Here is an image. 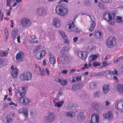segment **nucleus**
Instances as JSON below:
<instances>
[{"mask_svg":"<svg viewBox=\"0 0 123 123\" xmlns=\"http://www.w3.org/2000/svg\"><path fill=\"white\" fill-rule=\"evenodd\" d=\"M55 11L57 14L61 16H64L68 14V10L66 4L62 3L56 6Z\"/></svg>","mask_w":123,"mask_h":123,"instance_id":"1","label":"nucleus"},{"mask_svg":"<svg viewBox=\"0 0 123 123\" xmlns=\"http://www.w3.org/2000/svg\"><path fill=\"white\" fill-rule=\"evenodd\" d=\"M55 119V115L52 112H49L45 116L44 121L47 123H50L53 122Z\"/></svg>","mask_w":123,"mask_h":123,"instance_id":"2","label":"nucleus"},{"mask_svg":"<svg viewBox=\"0 0 123 123\" xmlns=\"http://www.w3.org/2000/svg\"><path fill=\"white\" fill-rule=\"evenodd\" d=\"M32 75V74L29 72H24L21 75L20 78L24 81H28L31 79Z\"/></svg>","mask_w":123,"mask_h":123,"instance_id":"3","label":"nucleus"},{"mask_svg":"<svg viewBox=\"0 0 123 123\" xmlns=\"http://www.w3.org/2000/svg\"><path fill=\"white\" fill-rule=\"evenodd\" d=\"M106 45L107 47L111 48L116 44L115 39L114 37H110L107 40Z\"/></svg>","mask_w":123,"mask_h":123,"instance_id":"4","label":"nucleus"},{"mask_svg":"<svg viewBox=\"0 0 123 123\" xmlns=\"http://www.w3.org/2000/svg\"><path fill=\"white\" fill-rule=\"evenodd\" d=\"M68 29L70 31H73L77 33H79L80 32V30L75 27L74 22L70 23L69 25Z\"/></svg>","mask_w":123,"mask_h":123,"instance_id":"5","label":"nucleus"},{"mask_svg":"<svg viewBox=\"0 0 123 123\" xmlns=\"http://www.w3.org/2000/svg\"><path fill=\"white\" fill-rule=\"evenodd\" d=\"M21 23V25L23 27H29L31 24V21L27 18H22Z\"/></svg>","mask_w":123,"mask_h":123,"instance_id":"6","label":"nucleus"},{"mask_svg":"<svg viewBox=\"0 0 123 123\" xmlns=\"http://www.w3.org/2000/svg\"><path fill=\"white\" fill-rule=\"evenodd\" d=\"M83 86V85L81 83H75L72 85L71 89L75 91L76 90L80 89Z\"/></svg>","mask_w":123,"mask_h":123,"instance_id":"7","label":"nucleus"},{"mask_svg":"<svg viewBox=\"0 0 123 123\" xmlns=\"http://www.w3.org/2000/svg\"><path fill=\"white\" fill-rule=\"evenodd\" d=\"M99 116L97 113H94L92 115L90 123H98Z\"/></svg>","mask_w":123,"mask_h":123,"instance_id":"8","label":"nucleus"},{"mask_svg":"<svg viewBox=\"0 0 123 123\" xmlns=\"http://www.w3.org/2000/svg\"><path fill=\"white\" fill-rule=\"evenodd\" d=\"M77 55L79 58L85 60L87 56V53L85 51H79L77 52Z\"/></svg>","mask_w":123,"mask_h":123,"instance_id":"9","label":"nucleus"},{"mask_svg":"<svg viewBox=\"0 0 123 123\" xmlns=\"http://www.w3.org/2000/svg\"><path fill=\"white\" fill-rule=\"evenodd\" d=\"M103 117L104 118H107L109 120L113 117L114 115L112 112L109 111L106 113L104 114L103 115Z\"/></svg>","mask_w":123,"mask_h":123,"instance_id":"10","label":"nucleus"},{"mask_svg":"<svg viewBox=\"0 0 123 123\" xmlns=\"http://www.w3.org/2000/svg\"><path fill=\"white\" fill-rule=\"evenodd\" d=\"M24 54L22 52H18L16 56L17 62H19L22 61L24 59Z\"/></svg>","mask_w":123,"mask_h":123,"instance_id":"11","label":"nucleus"},{"mask_svg":"<svg viewBox=\"0 0 123 123\" xmlns=\"http://www.w3.org/2000/svg\"><path fill=\"white\" fill-rule=\"evenodd\" d=\"M11 68L12 70L11 74L12 76L14 78L16 77L18 73V69L16 67L14 68L13 66H12Z\"/></svg>","mask_w":123,"mask_h":123,"instance_id":"12","label":"nucleus"},{"mask_svg":"<svg viewBox=\"0 0 123 123\" xmlns=\"http://www.w3.org/2000/svg\"><path fill=\"white\" fill-rule=\"evenodd\" d=\"M36 11L37 14L41 16H43L46 14L45 10L43 8H38L37 9Z\"/></svg>","mask_w":123,"mask_h":123,"instance_id":"13","label":"nucleus"},{"mask_svg":"<svg viewBox=\"0 0 123 123\" xmlns=\"http://www.w3.org/2000/svg\"><path fill=\"white\" fill-rule=\"evenodd\" d=\"M53 24L55 27H58L60 25V20L58 18H54L53 20Z\"/></svg>","mask_w":123,"mask_h":123,"instance_id":"14","label":"nucleus"},{"mask_svg":"<svg viewBox=\"0 0 123 123\" xmlns=\"http://www.w3.org/2000/svg\"><path fill=\"white\" fill-rule=\"evenodd\" d=\"M92 106L93 109L97 111H99L100 110V105L97 103H93L92 104Z\"/></svg>","mask_w":123,"mask_h":123,"instance_id":"15","label":"nucleus"},{"mask_svg":"<svg viewBox=\"0 0 123 123\" xmlns=\"http://www.w3.org/2000/svg\"><path fill=\"white\" fill-rule=\"evenodd\" d=\"M20 100L21 103L25 105L29 104L30 102L29 99L26 97H24V98H21Z\"/></svg>","mask_w":123,"mask_h":123,"instance_id":"16","label":"nucleus"},{"mask_svg":"<svg viewBox=\"0 0 123 123\" xmlns=\"http://www.w3.org/2000/svg\"><path fill=\"white\" fill-rule=\"evenodd\" d=\"M69 48L68 47H63L61 49L60 52L62 55H66L69 50Z\"/></svg>","mask_w":123,"mask_h":123,"instance_id":"17","label":"nucleus"},{"mask_svg":"<svg viewBox=\"0 0 123 123\" xmlns=\"http://www.w3.org/2000/svg\"><path fill=\"white\" fill-rule=\"evenodd\" d=\"M113 18L117 22L119 23H123V19H122V18L121 16L114 15Z\"/></svg>","mask_w":123,"mask_h":123,"instance_id":"18","label":"nucleus"},{"mask_svg":"<svg viewBox=\"0 0 123 123\" xmlns=\"http://www.w3.org/2000/svg\"><path fill=\"white\" fill-rule=\"evenodd\" d=\"M116 88L118 92L121 93H123V85L118 84L116 86Z\"/></svg>","mask_w":123,"mask_h":123,"instance_id":"19","label":"nucleus"},{"mask_svg":"<svg viewBox=\"0 0 123 123\" xmlns=\"http://www.w3.org/2000/svg\"><path fill=\"white\" fill-rule=\"evenodd\" d=\"M109 87L108 84H106L103 87V91L105 93H107L108 92L110 91V89Z\"/></svg>","mask_w":123,"mask_h":123,"instance_id":"20","label":"nucleus"},{"mask_svg":"<svg viewBox=\"0 0 123 123\" xmlns=\"http://www.w3.org/2000/svg\"><path fill=\"white\" fill-rule=\"evenodd\" d=\"M91 24L90 27L89 29V31L90 32H92L93 31L95 28V24L94 21H93L91 22Z\"/></svg>","mask_w":123,"mask_h":123,"instance_id":"21","label":"nucleus"},{"mask_svg":"<svg viewBox=\"0 0 123 123\" xmlns=\"http://www.w3.org/2000/svg\"><path fill=\"white\" fill-rule=\"evenodd\" d=\"M28 109L27 108H23L22 111V113L24 114L25 116L26 120L27 119L28 117Z\"/></svg>","mask_w":123,"mask_h":123,"instance_id":"22","label":"nucleus"},{"mask_svg":"<svg viewBox=\"0 0 123 123\" xmlns=\"http://www.w3.org/2000/svg\"><path fill=\"white\" fill-rule=\"evenodd\" d=\"M97 55L94 54H91L90 56L89 60V62H91L95 60L97 57Z\"/></svg>","mask_w":123,"mask_h":123,"instance_id":"23","label":"nucleus"},{"mask_svg":"<svg viewBox=\"0 0 123 123\" xmlns=\"http://www.w3.org/2000/svg\"><path fill=\"white\" fill-rule=\"evenodd\" d=\"M84 117L83 113L80 112L78 115L77 117V120L79 121H82Z\"/></svg>","mask_w":123,"mask_h":123,"instance_id":"24","label":"nucleus"},{"mask_svg":"<svg viewBox=\"0 0 123 123\" xmlns=\"http://www.w3.org/2000/svg\"><path fill=\"white\" fill-rule=\"evenodd\" d=\"M109 15V14L108 11H105L104 12L103 15V17L104 19L107 21L108 22H109V20L107 19V18L108 17Z\"/></svg>","mask_w":123,"mask_h":123,"instance_id":"25","label":"nucleus"},{"mask_svg":"<svg viewBox=\"0 0 123 123\" xmlns=\"http://www.w3.org/2000/svg\"><path fill=\"white\" fill-rule=\"evenodd\" d=\"M62 55V57H60V58H61L62 60L64 63L67 62L68 61V57L66 55Z\"/></svg>","mask_w":123,"mask_h":123,"instance_id":"26","label":"nucleus"},{"mask_svg":"<svg viewBox=\"0 0 123 123\" xmlns=\"http://www.w3.org/2000/svg\"><path fill=\"white\" fill-rule=\"evenodd\" d=\"M95 35L97 39H100L102 37V35L99 31H97L96 32Z\"/></svg>","mask_w":123,"mask_h":123,"instance_id":"27","label":"nucleus"},{"mask_svg":"<svg viewBox=\"0 0 123 123\" xmlns=\"http://www.w3.org/2000/svg\"><path fill=\"white\" fill-rule=\"evenodd\" d=\"M18 31L16 30L13 31L12 33V39L13 40L15 39V37L18 35Z\"/></svg>","mask_w":123,"mask_h":123,"instance_id":"28","label":"nucleus"},{"mask_svg":"<svg viewBox=\"0 0 123 123\" xmlns=\"http://www.w3.org/2000/svg\"><path fill=\"white\" fill-rule=\"evenodd\" d=\"M66 115L68 117H74L75 115L74 113L73 112H67L66 113Z\"/></svg>","mask_w":123,"mask_h":123,"instance_id":"29","label":"nucleus"},{"mask_svg":"<svg viewBox=\"0 0 123 123\" xmlns=\"http://www.w3.org/2000/svg\"><path fill=\"white\" fill-rule=\"evenodd\" d=\"M90 88L91 89H93L96 87V83L92 82L90 83L89 85Z\"/></svg>","mask_w":123,"mask_h":123,"instance_id":"30","label":"nucleus"},{"mask_svg":"<svg viewBox=\"0 0 123 123\" xmlns=\"http://www.w3.org/2000/svg\"><path fill=\"white\" fill-rule=\"evenodd\" d=\"M40 51H39L37 53L36 55V57L37 58L38 60H41L43 58V56L42 55V53L40 54Z\"/></svg>","mask_w":123,"mask_h":123,"instance_id":"31","label":"nucleus"},{"mask_svg":"<svg viewBox=\"0 0 123 123\" xmlns=\"http://www.w3.org/2000/svg\"><path fill=\"white\" fill-rule=\"evenodd\" d=\"M96 47L92 45L89 46L86 49L87 50L90 51H92L96 49Z\"/></svg>","mask_w":123,"mask_h":123,"instance_id":"32","label":"nucleus"},{"mask_svg":"<svg viewBox=\"0 0 123 123\" xmlns=\"http://www.w3.org/2000/svg\"><path fill=\"white\" fill-rule=\"evenodd\" d=\"M8 52L6 51H3L0 53V55L1 57H4L7 55Z\"/></svg>","mask_w":123,"mask_h":123,"instance_id":"33","label":"nucleus"},{"mask_svg":"<svg viewBox=\"0 0 123 123\" xmlns=\"http://www.w3.org/2000/svg\"><path fill=\"white\" fill-rule=\"evenodd\" d=\"M7 119V123H10L12 121V118L11 117L10 115H7L6 117Z\"/></svg>","mask_w":123,"mask_h":123,"instance_id":"34","label":"nucleus"},{"mask_svg":"<svg viewBox=\"0 0 123 123\" xmlns=\"http://www.w3.org/2000/svg\"><path fill=\"white\" fill-rule=\"evenodd\" d=\"M62 37L63 39L64 40L63 42L64 43H69V41L68 39V38L66 34H65Z\"/></svg>","mask_w":123,"mask_h":123,"instance_id":"35","label":"nucleus"},{"mask_svg":"<svg viewBox=\"0 0 123 123\" xmlns=\"http://www.w3.org/2000/svg\"><path fill=\"white\" fill-rule=\"evenodd\" d=\"M119 103V102L117 100V101L115 103V108L117 109L120 112H121L122 113H123V109H119L118 108V105Z\"/></svg>","mask_w":123,"mask_h":123,"instance_id":"36","label":"nucleus"},{"mask_svg":"<svg viewBox=\"0 0 123 123\" xmlns=\"http://www.w3.org/2000/svg\"><path fill=\"white\" fill-rule=\"evenodd\" d=\"M100 95V92L98 91L95 92L94 94V98L99 97Z\"/></svg>","mask_w":123,"mask_h":123,"instance_id":"37","label":"nucleus"},{"mask_svg":"<svg viewBox=\"0 0 123 123\" xmlns=\"http://www.w3.org/2000/svg\"><path fill=\"white\" fill-rule=\"evenodd\" d=\"M68 81L64 79H62L61 81V84L63 86L67 84Z\"/></svg>","mask_w":123,"mask_h":123,"instance_id":"38","label":"nucleus"},{"mask_svg":"<svg viewBox=\"0 0 123 123\" xmlns=\"http://www.w3.org/2000/svg\"><path fill=\"white\" fill-rule=\"evenodd\" d=\"M94 67L100 66L101 64L99 63V62L96 61L95 62H93L92 63Z\"/></svg>","mask_w":123,"mask_h":123,"instance_id":"39","label":"nucleus"},{"mask_svg":"<svg viewBox=\"0 0 123 123\" xmlns=\"http://www.w3.org/2000/svg\"><path fill=\"white\" fill-rule=\"evenodd\" d=\"M49 61L51 64L54 65L55 64V58L49 59Z\"/></svg>","mask_w":123,"mask_h":123,"instance_id":"40","label":"nucleus"},{"mask_svg":"<svg viewBox=\"0 0 123 123\" xmlns=\"http://www.w3.org/2000/svg\"><path fill=\"white\" fill-rule=\"evenodd\" d=\"M5 34L6 37L5 38L7 39L8 37V33L7 29H6L5 30Z\"/></svg>","mask_w":123,"mask_h":123,"instance_id":"41","label":"nucleus"},{"mask_svg":"<svg viewBox=\"0 0 123 123\" xmlns=\"http://www.w3.org/2000/svg\"><path fill=\"white\" fill-rule=\"evenodd\" d=\"M40 73L42 75H43V76H44V69L42 68H40Z\"/></svg>","mask_w":123,"mask_h":123,"instance_id":"42","label":"nucleus"},{"mask_svg":"<svg viewBox=\"0 0 123 123\" xmlns=\"http://www.w3.org/2000/svg\"><path fill=\"white\" fill-rule=\"evenodd\" d=\"M81 78L82 77L81 76H79L76 77V79L77 82H80L81 81Z\"/></svg>","mask_w":123,"mask_h":123,"instance_id":"43","label":"nucleus"},{"mask_svg":"<svg viewBox=\"0 0 123 123\" xmlns=\"http://www.w3.org/2000/svg\"><path fill=\"white\" fill-rule=\"evenodd\" d=\"M58 32L59 34L62 36V37L63 36H64V35L65 34L64 32L61 30L59 31H58Z\"/></svg>","mask_w":123,"mask_h":123,"instance_id":"44","label":"nucleus"},{"mask_svg":"<svg viewBox=\"0 0 123 123\" xmlns=\"http://www.w3.org/2000/svg\"><path fill=\"white\" fill-rule=\"evenodd\" d=\"M109 64L107 63L106 61H105L103 63V67H105Z\"/></svg>","mask_w":123,"mask_h":123,"instance_id":"45","label":"nucleus"},{"mask_svg":"<svg viewBox=\"0 0 123 123\" xmlns=\"http://www.w3.org/2000/svg\"><path fill=\"white\" fill-rule=\"evenodd\" d=\"M85 4L89 5L90 4V1L89 0H85Z\"/></svg>","mask_w":123,"mask_h":123,"instance_id":"46","label":"nucleus"},{"mask_svg":"<svg viewBox=\"0 0 123 123\" xmlns=\"http://www.w3.org/2000/svg\"><path fill=\"white\" fill-rule=\"evenodd\" d=\"M40 51V54H41V53L42 54V55L44 56L46 54V52L45 51V50H42L41 51Z\"/></svg>","mask_w":123,"mask_h":123,"instance_id":"47","label":"nucleus"},{"mask_svg":"<svg viewBox=\"0 0 123 123\" xmlns=\"http://www.w3.org/2000/svg\"><path fill=\"white\" fill-rule=\"evenodd\" d=\"M19 94L20 96L22 97V98H24V96L25 94V92H20V93H19Z\"/></svg>","mask_w":123,"mask_h":123,"instance_id":"48","label":"nucleus"},{"mask_svg":"<svg viewBox=\"0 0 123 123\" xmlns=\"http://www.w3.org/2000/svg\"><path fill=\"white\" fill-rule=\"evenodd\" d=\"M98 6L99 7L101 8V9H103L104 6L102 4H101V3H98Z\"/></svg>","mask_w":123,"mask_h":123,"instance_id":"49","label":"nucleus"},{"mask_svg":"<svg viewBox=\"0 0 123 123\" xmlns=\"http://www.w3.org/2000/svg\"><path fill=\"white\" fill-rule=\"evenodd\" d=\"M72 105V107L75 108H77L78 106V105L75 103H72L71 104Z\"/></svg>","mask_w":123,"mask_h":123,"instance_id":"50","label":"nucleus"},{"mask_svg":"<svg viewBox=\"0 0 123 123\" xmlns=\"http://www.w3.org/2000/svg\"><path fill=\"white\" fill-rule=\"evenodd\" d=\"M11 0H7V3H6V6H10V4L11 3Z\"/></svg>","mask_w":123,"mask_h":123,"instance_id":"51","label":"nucleus"},{"mask_svg":"<svg viewBox=\"0 0 123 123\" xmlns=\"http://www.w3.org/2000/svg\"><path fill=\"white\" fill-rule=\"evenodd\" d=\"M102 1L105 3H108L109 2H111L112 0H101Z\"/></svg>","mask_w":123,"mask_h":123,"instance_id":"52","label":"nucleus"},{"mask_svg":"<svg viewBox=\"0 0 123 123\" xmlns=\"http://www.w3.org/2000/svg\"><path fill=\"white\" fill-rule=\"evenodd\" d=\"M78 37H75L73 38V40L74 43H76L78 40Z\"/></svg>","mask_w":123,"mask_h":123,"instance_id":"53","label":"nucleus"},{"mask_svg":"<svg viewBox=\"0 0 123 123\" xmlns=\"http://www.w3.org/2000/svg\"><path fill=\"white\" fill-rule=\"evenodd\" d=\"M114 72L113 71V74L114 75H118V74L117 73V71L115 69H114Z\"/></svg>","mask_w":123,"mask_h":123,"instance_id":"54","label":"nucleus"},{"mask_svg":"<svg viewBox=\"0 0 123 123\" xmlns=\"http://www.w3.org/2000/svg\"><path fill=\"white\" fill-rule=\"evenodd\" d=\"M83 92L82 93V91H80L79 92V94H80L79 95L80 97H82L83 95H84V91H83Z\"/></svg>","mask_w":123,"mask_h":123,"instance_id":"55","label":"nucleus"},{"mask_svg":"<svg viewBox=\"0 0 123 123\" xmlns=\"http://www.w3.org/2000/svg\"><path fill=\"white\" fill-rule=\"evenodd\" d=\"M63 104H62V105H61L60 104L58 103H56L55 105V106H57L58 107H60Z\"/></svg>","mask_w":123,"mask_h":123,"instance_id":"56","label":"nucleus"},{"mask_svg":"<svg viewBox=\"0 0 123 123\" xmlns=\"http://www.w3.org/2000/svg\"><path fill=\"white\" fill-rule=\"evenodd\" d=\"M41 46L40 45L36 47L35 49L36 51L38 50L39 49L41 48Z\"/></svg>","mask_w":123,"mask_h":123,"instance_id":"57","label":"nucleus"},{"mask_svg":"<svg viewBox=\"0 0 123 123\" xmlns=\"http://www.w3.org/2000/svg\"><path fill=\"white\" fill-rule=\"evenodd\" d=\"M9 105H14L17 107V105L16 103H14L13 102H12L9 103Z\"/></svg>","mask_w":123,"mask_h":123,"instance_id":"58","label":"nucleus"},{"mask_svg":"<svg viewBox=\"0 0 123 123\" xmlns=\"http://www.w3.org/2000/svg\"><path fill=\"white\" fill-rule=\"evenodd\" d=\"M120 61V60H119V59L118 58L117 59L115 60V61L114 62L116 64L118 62H119Z\"/></svg>","mask_w":123,"mask_h":123,"instance_id":"59","label":"nucleus"},{"mask_svg":"<svg viewBox=\"0 0 123 123\" xmlns=\"http://www.w3.org/2000/svg\"><path fill=\"white\" fill-rule=\"evenodd\" d=\"M102 75V74L101 73H100L97 74L96 76H97L98 77H99L100 76H101Z\"/></svg>","mask_w":123,"mask_h":123,"instance_id":"60","label":"nucleus"},{"mask_svg":"<svg viewBox=\"0 0 123 123\" xmlns=\"http://www.w3.org/2000/svg\"><path fill=\"white\" fill-rule=\"evenodd\" d=\"M45 70L47 72V75L49 76V71L48 68H46Z\"/></svg>","mask_w":123,"mask_h":123,"instance_id":"61","label":"nucleus"},{"mask_svg":"<svg viewBox=\"0 0 123 123\" xmlns=\"http://www.w3.org/2000/svg\"><path fill=\"white\" fill-rule=\"evenodd\" d=\"M17 39L18 42V43H20V35H19L17 37Z\"/></svg>","mask_w":123,"mask_h":123,"instance_id":"62","label":"nucleus"},{"mask_svg":"<svg viewBox=\"0 0 123 123\" xmlns=\"http://www.w3.org/2000/svg\"><path fill=\"white\" fill-rule=\"evenodd\" d=\"M68 70H63L62 73L63 74H67V73Z\"/></svg>","mask_w":123,"mask_h":123,"instance_id":"63","label":"nucleus"},{"mask_svg":"<svg viewBox=\"0 0 123 123\" xmlns=\"http://www.w3.org/2000/svg\"><path fill=\"white\" fill-rule=\"evenodd\" d=\"M110 104V103L109 102L107 101H106L105 102V106H107L109 105Z\"/></svg>","mask_w":123,"mask_h":123,"instance_id":"64","label":"nucleus"}]
</instances>
